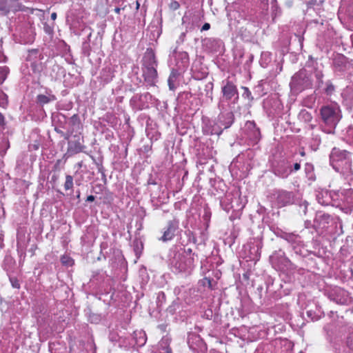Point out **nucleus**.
<instances>
[{"instance_id":"f257e3e1","label":"nucleus","mask_w":353,"mask_h":353,"mask_svg":"<svg viewBox=\"0 0 353 353\" xmlns=\"http://www.w3.org/2000/svg\"><path fill=\"white\" fill-rule=\"evenodd\" d=\"M194 254L190 248L172 250L170 253L169 264L175 273L190 274L194 268Z\"/></svg>"},{"instance_id":"f03ea898","label":"nucleus","mask_w":353,"mask_h":353,"mask_svg":"<svg viewBox=\"0 0 353 353\" xmlns=\"http://www.w3.org/2000/svg\"><path fill=\"white\" fill-rule=\"evenodd\" d=\"M157 61L152 50H147L142 59V72L144 79L150 85H154L157 79Z\"/></svg>"},{"instance_id":"7ed1b4c3","label":"nucleus","mask_w":353,"mask_h":353,"mask_svg":"<svg viewBox=\"0 0 353 353\" xmlns=\"http://www.w3.org/2000/svg\"><path fill=\"white\" fill-rule=\"evenodd\" d=\"M321 117L326 125L332 129L326 131L327 133H333L334 129L341 119L339 106L336 103L324 105L321 108Z\"/></svg>"},{"instance_id":"20e7f679","label":"nucleus","mask_w":353,"mask_h":353,"mask_svg":"<svg viewBox=\"0 0 353 353\" xmlns=\"http://www.w3.org/2000/svg\"><path fill=\"white\" fill-rule=\"evenodd\" d=\"M334 72L338 75H347L353 83V63L343 54H337L333 60Z\"/></svg>"},{"instance_id":"39448f33","label":"nucleus","mask_w":353,"mask_h":353,"mask_svg":"<svg viewBox=\"0 0 353 353\" xmlns=\"http://www.w3.org/2000/svg\"><path fill=\"white\" fill-rule=\"evenodd\" d=\"M312 81L308 76L305 70L296 72L292 77L290 83L291 90L296 93L302 92L305 89L311 88Z\"/></svg>"},{"instance_id":"423d86ee","label":"nucleus","mask_w":353,"mask_h":353,"mask_svg":"<svg viewBox=\"0 0 353 353\" xmlns=\"http://www.w3.org/2000/svg\"><path fill=\"white\" fill-rule=\"evenodd\" d=\"M169 57L170 65L174 67L176 70L183 71L188 68L189 56L186 52L177 51V47H175L171 50Z\"/></svg>"},{"instance_id":"0eeeda50","label":"nucleus","mask_w":353,"mask_h":353,"mask_svg":"<svg viewBox=\"0 0 353 353\" xmlns=\"http://www.w3.org/2000/svg\"><path fill=\"white\" fill-rule=\"evenodd\" d=\"M327 298L337 304L348 305L352 304L353 299L347 291L340 287L335 286L326 291Z\"/></svg>"},{"instance_id":"6e6552de","label":"nucleus","mask_w":353,"mask_h":353,"mask_svg":"<svg viewBox=\"0 0 353 353\" xmlns=\"http://www.w3.org/2000/svg\"><path fill=\"white\" fill-rule=\"evenodd\" d=\"M262 242L259 239H254L244 245V256L248 261L256 263L260 259Z\"/></svg>"},{"instance_id":"1a4fd4ad","label":"nucleus","mask_w":353,"mask_h":353,"mask_svg":"<svg viewBox=\"0 0 353 353\" xmlns=\"http://www.w3.org/2000/svg\"><path fill=\"white\" fill-rule=\"evenodd\" d=\"M279 237L285 240L290 244L294 252L297 254H303L302 250L305 244L301 239V236L293 232H286L281 231L279 235Z\"/></svg>"},{"instance_id":"9d476101","label":"nucleus","mask_w":353,"mask_h":353,"mask_svg":"<svg viewBox=\"0 0 353 353\" xmlns=\"http://www.w3.org/2000/svg\"><path fill=\"white\" fill-rule=\"evenodd\" d=\"M270 261L272 266L278 270L285 271L290 265V261L285 256V252L281 250L275 251L270 256Z\"/></svg>"},{"instance_id":"9b49d317","label":"nucleus","mask_w":353,"mask_h":353,"mask_svg":"<svg viewBox=\"0 0 353 353\" xmlns=\"http://www.w3.org/2000/svg\"><path fill=\"white\" fill-rule=\"evenodd\" d=\"M272 170L276 176L282 179L287 178L292 172L291 163L286 159H281L274 163Z\"/></svg>"},{"instance_id":"f8f14e48","label":"nucleus","mask_w":353,"mask_h":353,"mask_svg":"<svg viewBox=\"0 0 353 353\" xmlns=\"http://www.w3.org/2000/svg\"><path fill=\"white\" fill-rule=\"evenodd\" d=\"M347 156L348 152L346 150L333 148L330 155V163L334 169L339 170L341 163L343 162L345 164L349 163Z\"/></svg>"},{"instance_id":"ddd939ff","label":"nucleus","mask_w":353,"mask_h":353,"mask_svg":"<svg viewBox=\"0 0 353 353\" xmlns=\"http://www.w3.org/2000/svg\"><path fill=\"white\" fill-rule=\"evenodd\" d=\"M274 198L279 207H284L288 205H291L294 201V195L293 192L284 190H276L274 194Z\"/></svg>"},{"instance_id":"4468645a","label":"nucleus","mask_w":353,"mask_h":353,"mask_svg":"<svg viewBox=\"0 0 353 353\" xmlns=\"http://www.w3.org/2000/svg\"><path fill=\"white\" fill-rule=\"evenodd\" d=\"M316 200L322 205H334L335 201L338 199V194L336 192H332L327 190L318 191L316 194Z\"/></svg>"},{"instance_id":"2eb2a0df","label":"nucleus","mask_w":353,"mask_h":353,"mask_svg":"<svg viewBox=\"0 0 353 353\" xmlns=\"http://www.w3.org/2000/svg\"><path fill=\"white\" fill-rule=\"evenodd\" d=\"M223 97L226 100L234 101L238 100L239 92L236 85L229 79H226L223 81V86L221 88Z\"/></svg>"},{"instance_id":"dca6fc26","label":"nucleus","mask_w":353,"mask_h":353,"mask_svg":"<svg viewBox=\"0 0 353 353\" xmlns=\"http://www.w3.org/2000/svg\"><path fill=\"white\" fill-rule=\"evenodd\" d=\"M188 344L190 348L194 352H204L206 346L202 339L196 334H191L188 338Z\"/></svg>"},{"instance_id":"f3484780","label":"nucleus","mask_w":353,"mask_h":353,"mask_svg":"<svg viewBox=\"0 0 353 353\" xmlns=\"http://www.w3.org/2000/svg\"><path fill=\"white\" fill-rule=\"evenodd\" d=\"M234 121V115L232 112H221L218 116L217 123L221 130L229 128Z\"/></svg>"},{"instance_id":"a211bd4d","label":"nucleus","mask_w":353,"mask_h":353,"mask_svg":"<svg viewBox=\"0 0 353 353\" xmlns=\"http://www.w3.org/2000/svg\"><path fill=\"white\" fill-rule=\"evenodd\" d=\"M245 131L248 138L253 143H257L261 138V132L254 121H248L245 125Z\"/></svg>"},{"instance_id":"6ab92c4d","label":"nucleus","mask_w":353,"mask_h":353,"mask_svg":"<svg viewBox=\"0 0 353 353\" xmlns=\"http://www.w3.org/2000/svg\"><path fill=\"white\" fill-rule=\"evenodd\" d=\"M178 228V221L175 220L168 221L167 227L164 229L163 234L159 239L163 242L172 240L175 236Z\"/></svg>"},{"instance_id":"aec40b11","label":"nucleus","mask_w":353,"mask_h":353,"mask_svg":"<svg viewBox=\"0 0 353 353\" xmlns=\"http://www.w3.org/2000/svg\"><path fill=\"white\" fill-rule=\"evenodd\" d=\"M202 131L206 135H220L222 133V130H221L218 123L210 121L204 123Z\"/></svg>"},{"instance_id":"412c9836","label":"nucleus","mask_w":353,"mask_h":353,"mask_svg":"<svg viewBox=\"0 0 353 353\" xmlns=\"http://www.w3.org/2000/svg\"><path fill=\"white\" fill-rule=\"evenodd\" d=\"M331 221L332 218L330 215L319 212L316 214L314 226L324 229Z\"/></svg>"},{"instance_id":"4be33fe9","label":"nucleus","mask_w":353,"mask_h":353,"mask_svg":"<svg viewBox=\"0 0 353 353\" xmlns=\"http://www.w3.org/2000/svg\"><path fill=\"white\" fill-rule=\"evenodd\" d=\"M85 148L79 138L77 140H71L68 141V152L71 154H77L82 152Z\"/></svg>"},{"instance_id":"5701e85b","label":"nucleus","mask_w":353,"mask_h":353,"mask_svg":"<svg viewBox=\"0 0 353 353\" xmlns=\"http://www.w3.org/2000/svg\"><path fill=\"white\" fill-rule=\"evenodd\" d=\"M170 339L168 337H163L159 343L157 350L152 353H172L170 347Z\"/></svg>"},{"instance_id":"b1692460","label":"nucleus","mask_w":353,"mask_h":353,"mask_svg":"<svg viewBox=\"0 0 353 353\" xmlns=\"http://www.w3.org/2000/svg\"><path fill=\"white\" fill-rule=\"evenodd\" d=\"M113 77L114 70L110 66L103 68L101 72H100L99 78L103 83V84H107L109 82H110L112 80Z\"/></svg>"},{"instance_id":"393cba45","label":"nucleus","mask_w":353,"mask_h":353,"mask_svg":"<svg viewBox=\"0 0 353 353\" xmlns=\"http://www.w3.org/2000/svg\"><path fill=\"white\" fill-rule=\"evenodd\" d=\"M133 339L134 340V345L137 347L143 346L147 341V337L145 332L142 330H137L133 332Z\"/></svg>"},{"instance_id":"a878e982","label":"nucleus","mask_w":353,"mask_h":353,"mask_svg":"<svg viewBox=\"0 0 353 353\" xmlns=\"http://www.w3.org/2000/svg\"><path fill=\"white\" fill-rule=\"evenodd\" d=\"M84 31L88 32L87 40L85 41L82 44V52L85 55L89 56L90 51V37L92 34V30H91V28H89L84 29Z\"/></svg>"},{"instance_id":"bb28decb","label":"nucleus","mask_w":353,"mask_h":353,"mask_svg":"<svg viewBox=\"0 0 353 353\" xmlns=\"http://www.w3.org/2000/svg\"><path fill=\"white\" fill-rule=\"evenodd\" d=\"M340 8L353 17V0H341Z\"/></svg>"},{"instance_id":"cd10ccee","label":"nucleus","mask_w":353,"mask_h":353,"mask_svg":"<svg viewBox=\"0 0 353 353\" xmlns=\"http://www.w3.org/2000/svg\"><path fill=\"white\" fill-rule=\"evenodd\" d=\"M213 88L212 82H208L204 85V93H201V95H205L210 102L213 101Z\"/></svg>"},{"instance_id":"c85d7f7f","label":"nucleus","mask_w":353,"mask_h":353,"mask_svg":"<svg viewBox=\"0 0 353 353\" xmlns=\"http://www.w3.org/2000/svg\"><path fill=\"white\" fill-rule=\"evenodd\" d=\"M37 98V102L40 103L41 105L56 100L55 96L50 94L48 95L39 94Z\"/></svg>"},{"instance_id":"c756f323","label":"nucleus","mask_w":353,"mask_h":353,"mask_svg":"<svg viewBox=\"0 0 353 353\" xmlns=\"http://www.w3.org/2000/svg\"><path fill=\"white\" fill-rule=\"evenodd\" d=\"M298 119L300 121L305 123H310L312 120V116L310 112L303 109L298 114Z\"/></svg>"},{"instance_id":"7c9ffc66","label":"nucleus","mask_w":353,"mask_h":353,"mask_svg":"<svg viewBox=\"0 0 353 353\" xmlns=\"http://www.w3.org/2000/svg\"><path fill=\"white\" fill-rule=\"evenodd\" d=\"M231 197L232 194L228 193L225 194V197H221L220 199V203L224 210L228 211L231 208H232V205H231L230 203L229 202L231 199Z\"/></svg>"},{"instance_id":"2f4dec72","label":"nucleus","mask_w":353,"mask_h":353,"mask_svg":"<svg viewBox=\"0 0 353 353\" xmlns=\"http://www.w3.org/2000/svg\"><path fill=\"white\" fill-rule=\"evenodd\" d=\"M271 61V54L268 52L261 53L260 59V64L263 68H266Z\"/></svg>"},{"instance_id":"473e14b6","label":"nucleus","mask_w":353,"mask_h":353,"mask_svg":"<svg viewBox=\"0 0 353 353\" xmlns=\"http://www.w3.org/2000/svg\"><path fill=\"white\" fill-rule=\"evenodd\" d=\"M314 76H315L316 79L317 88L319 89L323 85V72L321 70H319L316 69L314 71Z\"/></svg>"},{"instance_id":"72a5a7b5","label":"nucleus","mask_w":353,"mask_h":353,"mask_svg":"<svg viewBox=\"0 0 353 353\" xmlns=\"http://www.w3.org/2000/svg\"><path fill=\"white\" fill-rule=\"evenodd\" d=\"M313 165L310 163H306L305 165V172L307 177L310 180H314V174L313 173Z\"/></svg>"},{"instance_id":"f704fd0d","label":"nucleus","mask_w":353,"mask_h":353,"mask_svg":"<svg viewBox=\"0 0 353 353\" xmlns=\"http://www.w3.org/2000/svg\"><path fill=\"white\" fill-rule=\"evenodd\" d=\"M61 262L63 265L70 267L74 264L73 259L68 255H63L61 257Z\"/></svg>"},{"instance_id":"c9c22d12","label":"nucleus","mask_w":353,"mask_h":353,"mask_svg":"<svg viewBox=\"0 0 353 353\" xmlns=\"http://www.w3.org/2000/svg\"><path fill=\"white\" fill-rule=\"evenodd\" d=\"M346 343L347 346L353 350V327L349 329V335L347 337Z\"/></svg>"},{"instance_id":"e433bc0d","label":"nucleus","mask_w":353,"mask_h":353,"mask_svg":"<svg viewBox=\"0 0 353 353\" xmlns=\"http://www.w3.org/2000/svg\"><path fill=\"white\" fill-rule=\"evenodd\" d=\"M73 188V178L70 175H66L65 182L64 183V188L65 190H69Z\"/></svg>"},{"instance_id":"4c0bfd02","label":"nucleus","mask_w":353,"mask_h":353,"mask_svg":"<svg viewBox=\"0 0 353 353\" xmlns=\"http://www.w3.org/2000/svg\"><path fill=\"white\" fill-rule=\"evenodd\" d=\"M9 69L6 66L0 67V83H2L7 77Z\"/></svg>"},{"instance_id":"58836bf2","label":"nucleus","mask_w":353,"mask_h":353,"mask_svg":"<svg viewBox=\"0 0 353 353\" xmlns=\"http://www.w3.org/2000/svg\"><path fill=\"white\" fill-rule=\"evenodd\" d=\"M242 90H243V92L242 94V97L243 98L248 99L250 101L254 99L252 93L248 88L243 86Z\"/></svg>"},{"instance_id":"ea45409f","label":"nucleus","mask_w":353,"mask_h":353,"mask_svg":"<svg viewBox=\"0 0 353 353\" xmlns=\"http://www.w3.org/2000/svg\"><path fill=\"white\" fill-rule=\"evenodd\" d=\"M326 87L325 88V93L327 94V95H330L333 93V92L334 91V86L332 85V83L330 82V81H327L326 83Z\"/></svg>"},{"instance_id":"a19ab883","label":"nucleus","mask_w":353,"mask_h":353,"mask_svg":"<svg viewBox=\"0 0 353 353\" xmlns=\"http://www.w3.org/2000/svg\"><path fill=\"white\" fill-rule=\"evenodd\" d=\"M346 137L348 141L353 144V126L348 128L346 132Z\"/></svg>"},{"instance_id":"79ce46f5","label":"nucleus","mask_w":353,"mask_h":353,"mask_svg":"<svg viewBox=\"0 0 353 353\" xmlns=\"http://www.w3.org/2000/svg\"><path fill=\"white\" fill-rule=\"evenodd\" d=\"M201 282L203 286H207L210 289L213 288L212 279L208 277H205L202 279Z\"/></svg>"},{"instance_id":"37998d69","label":"nucleus","mask_w":353,"mask_h":353,"mask_svg":"<svg viewBox=\"0 0 353 353\" xmlns=\"http://www.w3.org/2000/svg\"><path fill=\"white\" fill-rule=\"evenodd\" d=\"M179 7V3L175 0H172L169 4V8L172 10H176Z\"/></svg>"},{"instance_id":"c03bdc74","label":"nucleus","mask_w":353,"mask_h":353,"mask_svg":"<svg viewBox=\"0 0 353 353\" xmlns=\"http://www.w3.org/2000/svg\"><path fill=\"white\" fill-rule=\"evenodd\" d=\"M185 32H182L179 35L178 39L176 40V44L180 45V44L183 43L185 41Z\"/></svg>"},{"instance_id":"a18cd8bd","label":"nucleus","mask_w":353,"mask_h":353,"mask_svg":"<svg viewBox=\"0 0 353 353\" xmlns=\"http://www.w3.org/2000/svg\"><path fill=\"white\" fill-rule=\"evenodd\" d=\"M313 141H314V145L316 147H318L319 144L321 143V138L319 135H314L313 136Z\"/></svg>"},{"instance_id":"49530a36","label":"nucleus","mask_w":353,"mask_h":353,"mask_svg":"<svg viewBox=\"0 0 353 353\" xmlns=\"http://www.w3.org/2000/svg\"><path fill=\"white\" fill-rule=\"evenodd\" d=\"M10 282H11L13 288H20V285L19 283V281L16 279L10 278Z\"/></svg>"},{"instance_id":"de8ad7c7","label":"nucleus","mask_w":353,"mask_h":353,"mask_svg":"<svg viewBox=\"0 0 353 353\" xmlns=\"http://www.w3.org/2000/svg\"><path fill=\"white\" fill-rule=\"evenodd\" d=\"M307 203L305 201L303 204H301L299 206L300 211H302L305 214H306V212H307Z\"/></svg>"},{"instance_id":"09e8293b","label":"nucleus","mask_w":353,"mask_h":353,"mask_svg":"<svg viewBox=\"0 0 353 353\" xmlns=\"http://www.w3.org/2000/svg\"><path fill=\"white\" fill-rule=\"evenodd\" d=\"M210 28V24L208 23H205L201 28V31L208 30Z\"/></svg>"},{"instance_id":"8fccbe9b","label":"nucleus","mask_w":353,"mask_h":353,"mask_svg":"<svg viewBox=\"0 0 353 353\" xmlns=\"http://www.w3.org/2000/svg\"><path fill=\"white\" fill-rule=\"evenodd\" d=\"M5 125V117L2 113H0V127H3Z\"/></svg>"},{"instance_id":"3c124183","label":"nucleus","mask_w":353,"mask_h":353,"mask_svg":"<svg viewBox=\"0 0 353 353\" xmlns=\"http://www.w3.org/2000/svg\"><path fill=\"white\" fill-rule=\"evenodd\" d=\"M301 168V165L299 163H295L294 165H293V170L292 171H298L299 170H300Z\"/></svg>"},{"instance_id":"603ef678","label":"nucleus","mask_w":353,"mask_h":353,"mask_svg":"<svg viewBox=\"0 0 353 353\" xmlns=\"http://www.w3.org/2000/svg\"><path fill=\"white\" fill-rule=\"evenodd\" d=\"M261 88H262V85L261 84H259L257 86L255 87V90L256 92H259V96L261 97L263 94L260 93V91L261 90Z\"/></svg>"},{"instance_id":"864d4df0","label":"nucleus","mask_w":353,"mask_h":353,"mask_svg":"<svg viewBox=\"0 0 353 353\" xmlns=\"http://www.w3.org/2000/svg\"><path fill=\"white\" fill-rule=\"evenodd\" d=\"M168 84H169L170 88L171 90H172L173 85H172V76H170V77L168 79Z\"/></svg>"},{"instance_id":"5fc2aeb1","label":"nucleus","mask_w":353,"mask_h":353,"mask_svg":"<svg viewBox=\"0 0 353 353\" xmlns=\"http://www.w3.org/2000/svg\"><path fill=\"white\" fill-rule=\"evenodd\" d=\"M94 200V196L93 195H90L87 197V201H93Z\"/></svg>"},{"instance_id":"6e6d98bb","label":"nucleus","mask_w":353,"mask_h":353,"mask_svg":"<svg viewBox=\"0 0 353 353\" xmlns=\"http://www.w3.org/2000/svg\"><path fill=\"white\" fill-rule=\"evenodd\" d=\"M29 53L30 54H37L38 53V50L32 49V50L29 51Z\"/></svg>"},{"instance_id":"4d7b16f0","label":"nucleus","mask_w":353,"mask_h":353,"mask_svg":"<svg viewBox=\"0 0 353 353\" xmlns=\"http://www.w3.org/2000/svg\"><path fill=\"white\" fill-rule=\"evenodd\" d=\"M305 228H310V225H311V222H310V221H306L305 222Z\"/></svg>"},{"instance_id":"13d9d810","label":"nucleus","mask_w":353,"mask_h":353,"mask_svg":"<svg viewBox=\"0 0 353 353\" xmlns=\"http://www.w3.org/2000/svg\"><path fill=\"white\" fill-rule=\"evenodd\" d=\"M51 19L52 20H55L57 19V13L56 12H52L51 14Z\"/></svg>"},{"instance_id":"bf43d9fd","label":"nucleus","mask_w":353,"mask_h":353,"mask_svg":"<svg viewBox=\"0 0 353 353\" xmlns=\"http://www.w3.org/2000/svg\"><path fill=\"white\" fill-rule=\"evenodd\" d=\"M114 12H115L117 14H119V13H120V12H121V8H118V7L115 8H114Z\"/></svg>"},{"instance_id":"052dcab7","label":"nucleus","mask_w":353,"mask_h":353,"mask_svg":"<svg viewBox=\"0 0 353 353\" xmlns=\"http://www.w3.org/2000/svg\"><path fill=\"white\" fill-rule=\"evenodd\" d=\"M97 166L99 168V171H101V170L103 168V166L101 163H97Z\"/></svg>"},{"instance_id":"680f3d73","label":"nucleus","mask_w":353,"mask_h":353,"mask_svg":"<svg viewBox=\"0 0 353 353\" xmlns=\"http://www.w3.org/2000/svg\"><path fill=\"white\" fill-rule=\"evenodd\" d=\"M136 4H137V8H137V9H139V6H140V3H139V1H137V3H136Z\"/></svg>"},{"instance_id":"e2e57ef3","label":"nucleus","mask_w":353,"mask_h":353,"mask_svg":"<svg viewBox=\"0 0 353 353\" xmlns=\"http://www.w3.org/2000/svg\"><path fill=\"white\" fill-rule=\"evenodd\" d=\"M45 30H46V32H48V33L50 32V28H49L48 27H46V28H45Z\"/></svg>"},{"instance_id":"0e129e2a","label":"nucleus","mask_w":353,"mask_h":353,"mask_svg":"<svg viewBox=\"0 0 353 353\" xmlns=\"http://www.w3.org/2000/svg\"><path fill=\"white\" fill-rule=\"evenodd\" d=\"M351 42H352V46L353 47V34L351 35Z\"/></svg>"},{"instance_id":"69168bd1","label":"nucleus","mask_w":353,"mask_h":353,"mask_svg":"<svg viewBox=\"0 0 353 353\" xmlns=\"http://www.w3.org/2000/svg\"><path fill=\"white\" fill-rule=\"evenodd\" d=\"M307 315H308V316H310V315H311V311H308V312H307Z\"/></svg>"},{"instance_id":"338daca9","label":"nucleus","mask_w":353,"mask_h":353,"mask_svg":"<svg viewBox=\"0 0 353 353\" xmlns=\"http://www.w3.org/2000/svg\"><path fill=\"white\" fill-rule=\"evenodd\" d=\"M301 154L302 156H304V155H305V153H304L303 152H302L301 153Z\"/></svg>"},{"instance_id":"774afa93","label":"nucleus","mask_w":353,"mask_h":353,"mask_svg":"<svg viewBox=\"0 0 353 353\" xmlns=\"http://www.w3.org/2000/svg\"><path fill=\"white\" fill-rule=\"evenodd\" d=\"M310 128L312 129L314 128V125H310Z\"/></svg>"}]
</instances>
